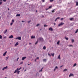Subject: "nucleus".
<instances>
[{"instance_id":"nucleus-6","label":"nucleus","mask_w":78,"mask_h":78,"mask_svg":"<svg viewBox=\"0 0 78 78\" xmlns=\"http://www.w3.org/2000/svg\"><path fill=\"white\" fill-rule=\"evenodd\" d=\"M58 69V66H56L55 67L54 70V71H56V69Z\"/></svg>"},{"instance_id":"nucleus-47","label":"nucleus","mask_w":78,"mask_h":78,"mask_svg":"<svg viewBox=\"0 0 78 78\" xmlns=\"http://www.w3.org/2000/svg\"><path fill=\"white\" fill-rule=\"evenodd\" d=\"M42 2H45V0H42Z\"/></svg>"},{"instance_id":"nucleus-31","label":"nucleus","mask_w":78,"mask_h":78,"mask_svg":"<svg viewBox=\"0 0 78 78\" xmlns=\"http://www.w3.org/2000/svg\"><path fill=\"white\" fill-rule=\"evenodd\" d=\"M2 37H2V36L1 35H0V38L1 39H2Z\"/></svg>"},{"instance_id":"nucleus-18","label":"nucleus","mask_w":78,"mask_h":78,"mask_svg":"<svg viewBox=\"0 0 78 78\" xmlns=\"http://www.w3.org/2000/svg\"><path fill=\"white\" fill-rule=\"evenodd\" d=\"M60 19V17H57V18H56V19L55 20V21L56 22V20H57L58 19Z\"/></svg>"},{"instance_id":"nucleus-56","label":"nucleus","mask_w":78,"mask_h":78,"mask_svg":"<svg viewBox=\"0 0 78 78\" xmlns=\"http://www.w3.org/2000/svg\"><path fill=\"white\" fill-rule=\"evenodd\" d=\"M4 39H6V37H4Z\"/></svg>"},{"instance_id":"nucleus-29","label":"nucleus","mask_w":78,"mask_h":78,"mask_svg":"<svg viewBox=\"0 0 78 78\" xmlns=\"http://www.w3.org/2000/svg\"><path fill=\"white\" fill-rule=\"evenodd\" d=\"M78 31V29H77L76 30L75 32V33H77Z\"/></svg>"},{"instance_id":"nucleus-39","label":"nucleus","mask_w":78,"mask_h":78,"mask_svg":"<svg viewBox=\"0 0 78 78\" xmlns=\"http://www.w3.org/2000/svg\"><path fill=\"white\" fill-rule=\"evenodd\" d=\"M6 60H7V59H8V58H9V57L8 56L7 57H6Z\"/></svg>"},{"instance_id":"nucleus-54","label":"nucleus","mask_w":78,"mask_h":78,"mask_svg":"<svg viewBox=\"0 0 78 78\" xmlns=\"http://www.w3.org/2000/svg\"><path fill=\"white\" fill-rule=\"evenodd\" d=\"M29 45H31V43H29Z\"/></svg>"},{"instance_id":"nucleus-11","label":"nucleus","mask_w":78,"mask_h":78,"mask_svg":"<svg viewBox=\"0 0 78 78\" xmlns=\"http://www.w3.org/2000/svg\"><path fill=\"white\" fill-rule=\"evenodd\" d=\"M7 53V51H6L4 53L3 55L4 56H5V55H6V54Z\"/></svg>"},{"instance_id":"nucleus-3","label":"nucleus","mask_w":78,"mask_h":78,"mask_svg":"<svg viewBox=\"0 0 78 78\" xmlns=\"http://www.w3.org/2000/svg\"><path fill=\"white\" fill-rule=\"evenodd\" d=\"M64 25V23H60L58 25V27H60V26H61L62 25Z\"/></svg>"},{"instance_id":"nucleus-30","label":"nucleus","mask_w":78,"mask_h":78,"mask_svg":"<svg viewBox=\"0 0 78 78\" xmlns=\"http://www.w3.org/2000/svg\"><path fill=\"white\" fill-rule=\"evenodd\" d=\"M14 20H12V23H14Z\"/></svg>"},{"instance_id":"nucleus-21","label":"nucleus","mask_w":78,"mask_h":78,"mask_svg":"<svg viewBox=\"0 0 78 78\" xmlns=\"http://www.w3.org/2000/svg\"><path fill=\"white\" fill-rule=\"evenodd\" d=\"M69 47H73V46L72 45H68Z\"/></svg>"},{"instance_id":"nucleus-51","label":"nucleus","mask_w":78,"mask_h":78,"mask_svg":"<svg viewBox=\"0 0 78 78\" xmlns=\"http://www.w3.org/2000/svg\"><path fill=\"white\" fill-rule=\"evenodd\" d=\"M63 66H64L63 65H62V66H60V68H61V67H63Z\"/></svg>"},{"instance_id":"nucleus-5","label":"nucleus","mask_w":78,"mask_h":78,"mask_svg":"<svg viewBox=\"0 0 78 78\" xmlns=\"http://www.w3.org/2000/svg\"><path fill=\"white\" fill-rule=\"evenodd\" d=\"M7 68H8V66H6V67H4L2 68V70H5V69H6Z\"/></svg>"},{"instance_id":"nucleus-25","label":"nucleus","mask_w":78,"mask_h":78,"mask_svg":"<svg viewBox=\"0 0 78 78\" xmlns=\"http://www.w3.org/2000/svg\"><path fill=\"white\" fill-rule=\"evenodd\" d=\"M67 70V69H65L63 70V72H66Z\"/></svg>"},{"instance_id":"nucleus-19","label":"nucleus","mask_w":78,"mask_h":78,"mask_svg":"<svg viewBox=\"0 0 78 78\" xmlns=\"http://www.w3.org/2000/svg\"><path fill=\"white\" fill-rule=\"evenodd\" d=\"M58 59H61V57H60V55H59L58 57Z\"/></svg>"},{"instance_id":"nucleus-62","label":"nucleus","mask_w":78,"mask_h":78,"mask_svg":"<svg viewBox=\"0 0 78 78\" xmlns=\"http://www.w3.org/2000/svg\"><path fill=\"white\" fill-rule=\"evenodd\" d=\"M0 19H1V16H0Z\"/></svg>"},{"instance_id":"nucleus-8","label":"nucleus","mask_w":78,"mask_h":78,"mask_svg":"<svg viewBox=\"0 0 78 78\" xmlns=\"http://www.w3.org/2000/svg\"><path fill=\"white\" fill-rule=\"evenodd\" d=\"M18 71L19 70H18V68H17V69L15 70L14 73H16V72H17V73Z\"/></svg>"},{"instance_id":"nucleus-22","label":"nucleus","mask_w":78,"mask_h":78,"mask_svg":"<svg viewBox=\"0 0 78 78\" xmlns=\"http://www.w3.org/2000/svg\"><path fill=\"white\" fill-rule=\"evenodd\" d=\"M51 55L52 56H54V55H55V54L54 53H53V54H51Z\"/></svg>"},{"instance_id":"nucleus-33","label":"nucleus","mask_w":78,"mask_h":78,"mask_svg":"<svg viewBox=\"0 0 78 78\" xmlns=\"http://www.w3.org/2000/svg\"><path fill=\"white\" fill-rule=\"evenodd\" d=\"M20 73V71L18 70L17 73L18 74H19Z\"/></svg>"},{"instance_id":"nucleus-45","label":"nucleus","mask_w":78,"mask_h":78,"mask_svg":"<svg viewBox=\"0 0 78 78\" xmlns=\"http://www.w3.org/2000/svg\"><path fill=\"white\" fill-rule=\"evenodd\" d=\"M7 0H3V1L4 2H6Z\"/></svg>"},{"instance_id":"nucleus-34","label":"nucleus","mask_w":78,"mask_h":78,"mask_svg":"<svg viewBox=\"0 0 78 78\" xmlns=\"http://www.w3.org/2000/svg\"><path fill=\"white\" fill-rule=\"evenodd\" d=\"M27 22L28 23H30V22H31V20L28 21Z\"/></svg>"},{"instance_id":"nucleus-36","label":"nucleus","mask_w":78,"mask_h":78,"mask_svg":"<svg viewBox=\"0 0 78 78\" xmlns=\"http://www.w3.org/2000/svg\"><path fill=\"white\" fill-rule=\"evenodd\" d=\"M48 26L47 25H44V27H47Z\"/></svg>"},{"instance_id":"nucleus-12","label":"nucleus","mask_w":78,"mask_h":78,"mask_svg":"<svg viewBox=\"0 0 78 78\" xmlns=\"http://www.w3.org/2000/svg\"><path fill=\"white\" fill-rule=\"evenodd\" d=\"M76 63H75L74 64V65H73V67H75V66H76Z\"/></svg>"},{"instance_id":"nucleus-50","label":"nucleus","mask_w":78,"mask_h":78,"mask_svg":"<svg viewBox=\"0 0 78 78\" xmlns=\"http://www.w3.org/2000/svg\"><path fill=\"white\" fill-rule=\"evenodd\" d=\"M2 2H0V5H1V4H2Z\"/></svg>"},{"instance_id":"nucleus-17","label":"nucleus","mask_w":78,"mask_h":78,"mask_svg":"<svg viewBox=\"0 0 78 78\" xmlns=\"http://www.w3.org/2000/svg\"><path fill=\"white\" fill-rule=\"evenodd\" d=\"M20 14H18L16 15V17H20Z\"/></svg>"},{"instance_id":"nucleus-49","label":"nucleus","mask_w":78,"mask_h":78,"mask_svg":"<svg viewBox=\"0 0 78 78\" xmlns=\"http://www.w3.org/2000/svg\"><path fill=\"white\" fill-rule=\"evenodd\" d=\"M48 9H49V8L46 9V11H47V10H48Z\"/></svg>"},{"instance_id":"nucleus-15","label":"nucleus","mask_w":78,"mask_h":78,"mask_svg":"<svg viewBox=\"0 0 78 78\" xmlns=\"http://www.w3.org/2000/svg\"><path fill=\"white\" fill-rule=\"evenodd\" d=\"M7 31H8V30L6 29L5 30V31H4L3 32L4 34H5L6 32H7Z\"/></svg>"},{"instance_id":"nucleus-38","label":"nucleus","mask_w":78,"mask_h":78,"mask_svg":"<svg viewBox=\"0 0 78 78\" xmlns=\"http://www.w3.org/2000/svg\"><path fill=\"white\" fill-rule=\"evenodd\" d=\"M40 24H38L37 25H36V27H38V26H39Z\"/></svg>"},{"instance_id":"nucleus-35","label":"nucleus","mask_w":78,"mask_h":78,"mask_svg":"<svg viewBox=\"0 0 78 78\" xmlns=\"http://www.w3.org/2000/svg\"><path fill=\"white\" fill-rule=\"evenodd\" d=\"M55 12V9H54L52 11V12Z\"/></svg>"},{"instance_id":"nucleus-40","label":"nucleus","mask_w":78,"mask_h":78,"mask_svg":"<svg viewBox=\"0 0 78 78\" xmlns=\"http://www.w3.org/2000/svg\"><path fill=\"white\" fill-rule=\"evenodd\" d=\"M12 24H13V23H10V25L12 26Z\"/></svg>"},{"instance_id":"nucleus-32","label":"nucleus","mask_w":78,"mask_h":78,"mask_svg":"<svg viewBox=\"0 0 78 78\" xmlns=\"http://www.w3.org/2000/svg\"><path fill=\"white\" fill-rule=\"evenodd\" d=\"M36 76H39V73L37 72L36 73Z\"/></svg>"},{"instance_id":"nucleus-55","label":"nucleus","mask_w":78,"mask_h":78,"mask_svg":"<svg viewBox=\"0 0 78 78\" xmlns=\"http://www.w3.org/2000/svg\"><path fill=\"white\" fill-rule=\"evenodd\" d=\"M18 70H20V68H19V69L18 68Z\"/></svg>"},{"instance_id":"nucleus-23","label":"nucleus","mask_w":78,"mask_h":78,"mask_svg":"<svg viewBox=\"0 0 78 78\" xmlns=\"http://www.w3.org/2000/svg\"><path fill=\"white\" fill-rule=\"evenodd\" d=\"M43 49L44 50H45V49H46V47H45V46H44L43 47Z\"/></svg>"},{"instance_id":"nucleus-43","label":"nucleus","mask_w":78,"mask_h":78,"mask_svg":"<svg viewBox=\"0 0 78 78\" xmlns=\"http://www.w3.org/2000/svg\"><path fill=\"white\" fill-rule=\"evenodd\" d=\"M64 20V18H61L60 20Z\"/></svg>"},{"instance_id":"nucleus-7","label":"nucleus","mask_w":78,"mask_h":78,"mask_svg":"<svg viewBox=\"0 0 78 78\" xmlns=\"http://www.w3.org/2000/svg\"><path fill=\"white\" fill-rule=\"evenodd\" d=\"M26 57H23L22 58L21 60L22 61H23L24 59H26Z\"/></svg>"},{"instance_id":"nucleus-44","label":"nucleus","mask_w":78,"mask_h":78,"mask_svg":"<svg viewBox=\"0 0 78 78\" xmlns=\"http://www.w3.org/2000/svg\"><path fill=\"white\" fill-rule=\"evenodd\" d=\"M50 2H53V0H50Z\"/></svg>"},{"instance_id":"nucleus-59","label":"nucleus","mask_w":78,"mask_h":78,"mask_svg":"<svg viewBox=\"0 0 78 78\" xmlns=\"http://www.w3.org/2000/svg\"><path fill=\"white\" fill-rule=\"evenodd\" d=\"M22 22H24V21H22Z\"/></svg>"},{"instance_id":"nucleus-63","label":"nucleus","mask_w":78,"mask_h":78,"mask_svg":"<svg viewBox=\"0 0 78 78\" xmlns=\"http://www.w3.org/2000/svg\"><path fill=\"white\" fill-rule=\"evenodd\" d=\"M48 55H49L50 54H49L48 53Z\"/></svg>"},{"instance_id":"nucleus-60","label":"nucleus","mask_w":78,"mask_h":78,"mask_svg":"<svg viewBox=\"0 0 78 78\" xmlns=\"http://www.w3.org/2000/svg\"><path fill=\"white\" fill-rule=\"evenodd\" d=\"M20 69H22V67H20Z\"/></svg>"},{"instance_id":"nucleus-10","label":"nucleus","mask_w":78,"mask_h":78,"mask_svg":"<svg viewBox=\"0 0 78 78\" xmlns=\"http://www.w3.org/2000/svg\"><path fill=\"white\" fill-rule=\"evenodd\" d=\"M19 45V43H18V42H17L16 43V44H15V47H16L17 45Z\"/></svg>"},{"instance_id":"nucleus-41","label":"nucleus","mask_w":78,"mask_h":78,"mask_svg":"<svg viewBox=\"0 0 78 78\" xmlns=\"http://www.w3.org/2000/svg\"><path fill=\"white\" fill-rule=\"evenodd\" d=\"M23 62H21L20 63V64H21V65L23 64Z\"/></svg>"},{"instance_id":"nucleus-61","label":"nucleus","mask_w":78,"mask_h":78,"mask_svg":"<svg viewBox=\"0 0 78 78\" xmlns=\"http://www.w3.org/2000/svg\"><path fill=\"white\" fill-rule=\"evenodd\" d=\"M8 10H9V9L8 8Z\"/></svg>"},{"instance_id":"nucleus-46","label":"nucleus","mask_w":78,"mask_h":78,"mask_svg":"<svg viewBox=\"0 0 78 78\" xmlns=\"http://www.w3.org/2000/svg\"><path fill=\"white\" fill-rule=\"evenodd\" d=\"M66 40H68V39H69V38L67 37H66Z\"/></svg>"},{"instance_id":"nucleus-24","label":"nucleus","mask_w":78,"mask_h":78,"mask_svg":"<svg viewBox=\"0 0 78 78\" xmlns=\"http://www.w3.org/2000/svg\"><path fill=\"white\" fill-rule=\"evenodd\" d=\"M74 39H72V42L73 43V42H74Z\"/></svg>"},{"instance_id":"nucleus-37","label":"nucleus","mask_w":78,"mask_h":78,"mask_svg":"<svg viewBox=\"0 0 78 78\" xmlns=\"http://www.w3.org/2000/svg\"><path fill=\"white\" fill-rule=\"evenodd\" d=\"M73 20V18H71L70 19V20Z\"/></svg>"},{"instance_id":"nucleus-48","label":"nucleus","mask_w":78,"mask_h":78,"mask_svg":"<svg viewBox=\"0 0 78 78\" xmlns=\"http://www.w3.org/2000/svg\"><path fill=\"white\" fill-rule=\"evenodd\" d=\"M37 59H39V57H37Z\"/></svg>"},{"instance_id":"nucleus-57","label":"nucleus","mask_w":78,"mask_h":78,"mask_svg":"<svg viewBox=\"0 0 78 78\" xmlns=\"http://www.w3.org/2000/svg\"><path fill=\"white\" fill-rule=\"evenodd\" d=\"M26 71H27V69H25V70H24V72H26Z\"/></svg>"},{"instance_id":"nucleus-64","label":"nucleus","mask_w":78,"mask_h":78,"mask_svg":"<svg viewBox=\"0 0 78 78\" xmlns=\"http://www.w3.org/2000/svg\"><path fill=\"white\" fill-rule=\"evenodd\" d=\"M49 56L50 57L51 56V55H49Z\"/></svg>"},{"instance_id":"nucleus-20","label":"nucleus","mask_w":78,"mask_h":78,"mask_svg":"<svg viewBox=\"0 0 78 78\" xmlns=\"http://www.w3.org/2000/svg\"><path fill=\"white\" fill-rule=\"evenodd\" d=\"M43 69V68H42L41 69L39 70V72H41L42 71V69Z\"/></svg>"},{"instance_id":"nucleus-2","label":"nucleus","mask_w":78,"mask_h":78,"mask_svg":"<svg viewBox=\"0 0 78 78\" xmlns=\"http://www.w3.org/2000/svg\"><path fill=\"white\" fill-rule=\"evenodd\" d=\"M16 39H18V40H21V37H18L16 38Z\"/></svg>"},{"instance_id":"nucleus-28","label":"nucleus","mask_w":78,"mask_h":78,"mask_svg":"<svg viewBox=\"0 0 78 78\" xmlns=\"http://www.w3.org/2000/svg\"><path fill=\"white\" fill-rule=\"evenodd\" d=\"M38 42H39V41H38L37 40V41L35 43V45H36V44H37L38 43Z\"/></svg>"},{"instance_id":"nucleus-53","label":"nucleus","mask_w":78,"mask_h":78,"mask_svg":"<svg viewBox=\"0 0 78 78\" xmlns=\"http://www.w3.org/2000/svg\"><path fill=\"white\" fill-rule=\"evenodd\" d=\"M36 60H37V59H35V62H36Z\"/></svg>"},{"instance_id":"nucleus-58","label":"nucleus","mask_w":78,"mask_h":78,"mask_svg":"<svg viewBox=\"0 0 78 78\" xmlns=\"http://www.w3.org/2000/svg\"><path fill=\"white\" fill-rule=\"evenodd\" d=\"M54 25H56V23H54Z\"/></svg>"},{"instance_id":"nucleus-13","label":"nucleus","mask_w":78,"mask_h":78,"mask_svg":"<svg viewBox=\"0 0 78 78\" xmlns=\"http://www.w3.org/2000/svg\"><path fill=\"white\" fill-rule=\"evenodd\" d=\"M13 36H12V35H11L9 37V38H10V39L11 38H13Z\"/></svg>"},{"instance_id":"nucleus-26","label":"nucleus","mask_w":78,"mask_h":78,"mask_svg":"<svg viewBox=\"0 0 78 78\" xmlns=\"http://www.w3.org/2000/svg\"><path fill=\"white\" fill-rule=\"evenodd\" d=\"M59 41H58L57 43V44L58 45H59Z\"/></svg>"},{"instance_id":"nucleus-14","label":"nucleus","mask_w":78,"mask_h":78,"mask_svg":"<svg viewBox=\"0 0 78 78\" xmlns=\"http://www.w3.org/2000/svg\"><path fill=\"white\" fill-rule=\"evenodd\" d=\"M72 76H73V74L71 73L69 76V77H70Z\"/></svg>"},{"instance_id":"nucleus-16","label":"nucleus","mask_w":78,"mask_h":78,"mask_svg":"<svg viewBox=\"0 0 78 78\" xmlns=\"http://www.w3.org/2000/svg\"><path fill=\"white\" fill-rule=\"evenodd\" d=\"M31 39H35V36H31Z\"/></svg>"},{"instance_id":"nucleus-42","label":"nucleus","mask_w":78,"mask_h":78,"mask_svg":"<svg viewBox=\"0 0 78 78\" xmlns=\"http://www.w3.org/2000/svg\"><path fill=\"white\" fill-rule=\"evenodd\" d=\"M76 6L78 5V2H77L76 3Z\"/></svg>"},{"instance_id":"nucleus-52","label":"nucleus","mask_w":78,"mask_h":78,"mask_svg":"<svg viewBox=\"0 0 78 78\" xmlns=\"http://www.w3.org/2000/svg\"><path fill=\"white\" fill-rule=\"evenodd\" d=\"M19 59V58H17V61H18V59Z\"/></svg>"},{"instance_id":"nucleus-27","label":"nucleus","mask_w":78,"mask_h":78,"mask_svg":"<svg viewBox=\"0 0 78 78\" xmlns=\"http://www.w3.org/2000/svg\"><path fill=\"white\" fill-rule=\"evenodd\" d=\"M52 8V6H51L49 7V9H50L51 8Z\"/></svg>"},{"instance_id":"nucleus-9","label":"nucleus","mask_w":78,"mask_h":78,"mask_svg":"<svg viewBox=\"0 0 78 78\" xmlns=\"http://www.w3.org/2000/svg\"><path fill=\"white\" fill-rule=\"evenodd\" d=\"M47 60L46 59H43V61L44 62H46V61H47Z\"/></svg>"},{"instance_id":"nucleus-1","label":"nucleus","mask_w":78,"mask_h":78,"mask_svg":"<svg viewBox=\"0 0 78 78\" xmlns=\"http://www.w3.org/2000/svg\"><path fill=\"white\" fill-rule=\"evenodd\" d=\"M37 41L39 42H43L44 41V39L42 37H40L38 38Z\"/></svg>"},{"instance_id":"nucleus-4","label":"nucleus","mask_w":78,"mask_h":78,"mask_svg":"<svg viewBox=\"0 0 78 78\" xmlns=\"http://www.w3.org/2000/svg\"><path fill=\"white\" fill-rule=\"evenodd\" d=\"M48 30L49 31H53V28H52V27L49 28Z\"/></svg>"}]
</instances>
